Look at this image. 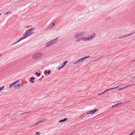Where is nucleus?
Returning a JSON list of instances; mask_svg holds the SVG:
<instances>
[{
	"instance_id": "7c9ffc66",
	"label": "nucleus",
	"mask_w": 135,
	"mask_h": 135,
	"mask_svg": "<svg viewBox=\"0 0 135 135\" xmlns=\"http://www.w3.org/2000/svg\"><path fill=\"white\" fill-rule=\"evenodd\" d=\"M115 106H115V105H113V106L112 107V108H113V107H115Z\"/></svg>"
},
{
	"instance_id": "c756f323",
	"label": "nucleus",
	"mask_w": 135,
	"mask_h": 135,
	"mask_svg": "<svg viewBox=\"0 0 135 135\" xmlns=\"http://www.w3.org/2000/svg\"><path fill=\"white\" fill-rule=\"evenodd\" d=\"M38 122H39V123H40H40H41V121H40V120H39V121H38Z\"/></svg>"
},
{
	"instance_id": "1a4fd4ad",
	"label": "nucleus",
	"mask_w": 135,
	"mask_h": 135,
	"mask_svg": "<svg viewBox=\"0 0 135 135\" xmlns=\"http://www.w3.org/2000/svg\"><path fill=\"white\" fill-rule=\"evenodd\" d=\"M19 81V80H18L15 81L14 83H13L12 84H10L9 86V88L10 89L12 88L13 87V85H14L15 84L17 83Z\"/></svg>"
},
{
	"instance_id": "f257e3e1",
	"label": "nucleus",
	"mask_w": 135,
	"mask_h": 135,
	"mask_svg": "<svg viewBox=\"0 0 135 135\" xmlns=\"http://www.w3.org/2000/svg\"><path fill=\"white\" fill-rule=\"evenodd\" d=\"M35 29V28H33L27 30L23 34V36L20 38V40L18 41V42L32 35L34 33L33 31Z\"/></svg>"
},
{
	"instance_id": "7ed1b4c3",
	"label": "nucleus",
	"mask_w": 135,
	"mask_h": 135,
	"mask_svg": "<svg viewBox=\"0 0 135 135\" xmlns=\"http://www.w3.org/2000/svg\"><path fill=\"white\" fill-rule=\"evenodd\" d=\"M43 56L42 53L41 52L36 53L32 56V58L35 60H37L41 59Z\"/></svg>"
},
{
	"instance_id": "f3484780",
	"label": "nucleus",
	"mask_w": 135,
	"mask_h": 135,
	"mask_svg": "<svg viewBox=\"0 0 135 135\" xmlns=\"http://www.w3.org/2000/svg\"><path fill=\"white\" fill-rule=\"evenodd\" d=\"M35 79V78L33 77L31 78V82L32 83H33L34 82V81H33L32 80V79Z\"/></svg>"
},
{
	"instance_id": "5701e85b",
	"label": "nucleus",
	"mask_w": 135,
	"mask_h": 135,
	"mask_svg": "<svg viewBox=\"0 0 135 135\" xmlns=\"http://www.w3.org/2000/svg\"><path fill=\"white\" fill-rule=\"evenodd\" d=\"M55 25V24L54 23H53V24L51 25V28L54 27V26Z\"/></svg>"
},
{
	"instance_id": "9d476101",
	"label": "nucleus",
	"mask_w": 135,
	"mask_h": 135,
	"mask_svg": "<svg viewBox=\"0 0 135 135\" xmlns=\"http://www.w3.org/2000/svg\"><path fill=\"white\" fill-rule=\"evenodd\" d=\"M132 34H133L132 33H129L125 35H124L123 36H124V38H125L129 36H131Z\"/></svg>"
},
{
	"instance_id": "2f4dec72",
	"label": "nucleus",
	"mask_w": 135,
	"mask_h": 135,
	"mask_svg": "<svg viewBox=\"0 0 135 135\" xmlns=\"http://www.w3.org/2000/svg\"><path fill=\"white\" fill-rule=\"evenodd\" d=\"M60 69H61V68H60V67H59V68H58V70H60Z\"/></svg>"
},
{
	"instance_id": "423d86ee",
	"label": "nucleus",
	"mask_w": 135,
	"mask_h": 135,
	"mask_svg": "<svg viewBox=\"0 0 135 135\" xmlns=\"http://www.w3.org/2000/svg\"><path fill=\"white\" fill-rule=\"evenodd\" d=\"M58 37L52 40L47 42L45 45L46 47H47L48 46H50L53 44H54L57 41V40Z\"/></svg>"
},
{
	"instance_id": "b1692460",
	"label": "nucleus",
	"mask_w": 135,
	"mask_h": 135,
	"mask_svg": "<svg viewBox=\"0 0 135 135\" xmlns=\"http://www.w3.org/2000/svg\"><path fill=\"white\" fill-rule=\"evenodd\" d=\"M51 73V71L50 70H48V74H49Z\"/></svg>"
},
{
	"instance_id": "9b49d317",
	"label": "nucleus",
	"mask_w": 135,
	"mask_h": 135,
	"mask_svg": "<svg viewBox=\"0 0 135 135\" xmlns=\"http://www.w3.org/2000/svg\"><path fill=\"white\" fill-rule=\"evenodd\" d=\"M118 87V86L117 87H115V88H111V89H108L107 90L105 91H104V92H103V93H100L99 94H98V95H101L103 94L105 92L107 91H108L109 90H111V89H115V88H117Z\"/></svg>"
},
{
	"instance_id": "c85d7f7f",
	"label": "nucleus",
	"mask_w": 135,
	"mask_h": 135,
	"mask_svg": "<svg viewBox=\"0 0 135 135\" xmlns=\"http://www.w3.org/2000/svg\"><path fill=\"white\" fill-rule=\"evenodd\" d=\"M133 132L134 133H135V129L133 130Z\"/></svg>"
},
{
	"instance_id": "aec40b11",
	"label": "nucleus",
	"mask_w": 135,
	"mask_h": 135,
	"mask_svg": "<svg viewBox=\"0 0 135 135\" xmlns=\"http://www.w3.org/2000/svg\"><path fill=\"white\" fill-rule=\"evenodd\" d=\"M39 124L40 123H39V122L38 121L36 123H35V125L34 126H33V127L34 126H35L37 125H38V124Z\"/></svg>"
},
{
	"instance_id": "f03ea898",
	"label": "nucleus",
	"mask_w": 135,
	"mask_h": 135,
	"mask_svg": "<svg viewBox=\"0 0 135 135\" xmlns=\"http://www.w3.org/2000/svg\"><path fill=\"white\" fill-rule=\"evenodd\" d=\"M85 35V33L83 31L76 33L74 35V37L76 41L80 42L81 40V37L84 36Z\"/></svg>"
},
{
	"instance_id": "2eb2a0df",
	"label": "nucleus",
	"mask_w": 135,
	"mask_h": 135,
	"mask_svg": "<svg viewBox=\"0 0 135 135\" xmlns=\"http://www.w3.org/2000/svg\"><path fill=\"white\" fill-rule=\"evenodd\" d=\"M40 120L41 121V123H42L45 122L46 120L45 119H43L41 120Z\"/></svg>"
},
{
	"instance_id": "f8f14e48",
	"label": "nucleus",
	"mask_w": 135,
	"mask_h": 135,
	"mask_svg": "<svg viewBox=\"0 0 135 135\" xmlns=\"http://www.w3.org/2000/svg\"><path fill=\"white\" fill-rule=\"evenodd\" d=\"M131 85H128V86H125L124 87H123V88H118V90L119 91L121 90H122L123 89H125V88L128 87L129 86H131Z\"/></svg>"
},
{
	"instance_id": "4be33fe9",
	"label": "nucleus",
	"mask_w": 135,
	"mask_h": 135,
	"mask_svg": "<svg viewBox=\"0 0 135 135\" xmlns=\"http://www.w3.org/2000/svg\"><path fill=\"white\" fill-rule=\"evenodd\" d=\"M11 13V12H10V11H8L5 13H4V14L5 15H6L7 14H10Z\"/></svg>"
},
{
	"instance_id": "bb28decb",
	"label": "nucleus",
	"mask_w": 135,
	"mask_h": 135,
	"mask_svg": "<svg viewBox=\"0 0 135 135\" xmlns=\"http://www.w3.org/2000/svg\"><path fill=\"white\" fill-rule=\"evenodd\" d=\"M120 104V103H117L115 105L117 106V105H118L119 104Z\"/></svg>"
},
{
	"instance_id": "393cba45",
	"label": "nucleus",
	"mask_w": 135,
	"mask_h": 135,
	"mask_svg": "<svg viewBox=\"0 0 135 135\" xmlns=\"http://www.w3.org/2000/svg\"><path fill=\"white\" fill-rule=\"evenodd\" d=\"M84 115V114H82V115H80V116H79V117L80 118L81 117H82Z\"/></svg>"
},
{
	"instance_id": "473e14b6",
	"label": "nucleus",
	"mask_w": 135,
	"mask_h": 135,
	"mask_svg": "<svg viewBox=\"0 0 135 135\" xmlns=\"http://www.w3.org/2000/svg\"><path fill=\"white\" fill-rule=\"evenodd\" d=\"M1 15V13H0V16Z\"/></svg>"
},
{
	"instance_id": "412c9836",
	"label": "nucleus",
	"mask_w": 135,
	"mask_h": 135,
	"mask_svg": "<svg viewBox=\"0 0 135 135\" xmlns=\"http://www.w3.org/2000/svg\"><path fill=\"white\" fill-rule=\"evenodd\" d=\"M40 133V132H37L36 133V135H39Z\"/></svg>"
},
{
	"instance_id": "72a5a7b5",
	"label": "nucleus",
	"mask_w": 135,
	"mask_h": 135,
	"mask_svg": "<svg viewBox=\"0 0 135 135\" xmlns=\"http://www.w3.org/2000/svg\"><path fill=\"white\" fill-rule=\"evenodd\" d=\"M1 56V55H0V56Z\"/></svg>"
},
{
	"instance_id": "39448f33",
	"label": "nucleus",
	"mask_w": 135,
	"mask_h": 135,
	"mask_svg": "<svg viewBox=\"0 0 135 135\" xmlns=\"http://www.w3.org/2000/svg\"><path fill=\"white\" fill-rule=\"evenodd\" d=\"M90 56H85L83 57L82 58L80 59H79L77 60H76V61H75L74 63V65L76 64H79L80 62H83L84 60L85 59L89 58L90 57Z\"/></svg>"
},
{
	"instance_id": "0eeeda50",
	"label": "nucleus",
	"mask_w": 135,
	"mask_h": 135,
	"mask_svg": "<svg viewBox=\"0 0 135 135\" xmlns=\"http://www.w3.org/2000/svg\"><path fill=\"white\" fill-rule=\"evenodd\" d=\"M98 110L97 109H95L94 110H91L86 112V113L87 115H88L89 114H93L95 112H96Z\"/></svg>"
},
{
	"instance_id": "f704fd0d",
	"label": "nucleus",
	"mask_w": 135,
	"mask_h": 135,
	"mask_svg": "<svg viewBox=\"0 0 135 135\" xmlns=\"http://www.w3.org/2000/svg\"><path fill=\"white\" fill-rule=\"evenodd\" d=\"M1 56V55H0V56Z\"/></svg>"
},
{
	"instance_id": "a878e982",
	"label": "nucleus",
	"mask_w": 135,
	"mask_h": 135,
	"mask_svg": "<svg viewBox=\"0 0 135 135\" xmlns=\"http://www.w3.org/2000/svg\"><path fill=\"white\" fill-rule=\"evenodd\" d=\"M64 67V66H63V65H62L61 66V67H60V68H63Z\"/></svg>"
},
{
	"instance_id": "dca6fc26",
	"label": "nucleus",
	"mask_w": 135,
	"mask_h": 135,
	"mask_svg": "<svg viewBox=\"0 0 135 135\" xmlns=\"http://www.w3.org/2000/svg\"><path fill=\"white\" fill-rule=\"evenodd\" d=\"M68 62V61H65L62 64L63 66H65L66 65V64L67 63V62Z\"/></svg>"
},
{
	"instance_id": "4468645a",
	"label": "nucleus",
	"mask_w": 135,
	"mask_h": 135,
	"mask_svg": "<svg viewBox=\"0 0 135 135\" xmlns=\"http://www.w3.org/2000/svg\"><path fill=\"white\" fill-rule=\"evenodd\" d=\"M4 88V86L0 88V92H1Z\"/></svg>"
},
{
	"instance_id": "ddd939ff",
	"label": "nucleus",
	"mask_w": 135,
	"mask_h": 135,
	"mask_svg": "<svg viewBox=\"0 0 135 135\" xmlns=\"http://www.w3.org/2000/svg\"><path fill=\"white\" fill-rule=\"evenodd\" d=\"M67 118H64L63 119H61L59 121V122H65L67 119Z\"/></svg>"
},
{
	"instance_id": "cd10ccee",
	"label": "nucleus",
	"mask_w": 135,
	"mask_h": 135,
	"mask_svg": "<svg viewBox=\"0 0 135 135\" xmlns=\"http://www.w3.org/2000/svg\"><path fill=\"white\" fill-rule=\"evenodd\" d=\"M47 73V71L46 70L45 71V74H46Z\"/></svg>"
},
{
	"instance_id": "20e7f679",
	"label": "nucleus",
	"mask_w": 135,
	"mask_h": 135,
	"mask_svg": "<svg viewBox=\"0 0 135 135\" xmlns=\"http://www.w3.org/2000/svg\"><path fill=\"white\" fill-rule=\"evenodd\" d=\"M95 34L94 33L91 35L87 37H84V36L81 37V40L84 41H90L94 38L95 37Z\"/></svg>"
},
{
	"instance_id": "a211bd4d",
	"label": "nucleus",
	"mask_w": 135,
	"mask_h": 135,
	"mask_svg": "<svg viewBox=\"0 0 135 135\" xmlns=\"http://www.w3.org/2000/svg\"><path fill=\"white\" fill-rule=\"evenodd\" d=\"M35 74L37 75V76H40L41 75V74L40 73H38V72H36L35 73Z\"/></svg>"
},
{
	"instance_id": "6e6552de",
	"label": "nucleus",
	"mask_w": 135,
	"mask_h": 135,
	"mask_svg": "<svg viewBox=\"0 0 135 135\" xmlns=\"http://www.w3.org/2000/svg\"><path fill=\"white\" fill-rule=\"evenodd\" d=\"M23 85V84L18 83L16 85L15 84L14 87L15 89H18L19 88L22 87Z\"/></svg>"
},
{
	"instance_id": "6ab92c4d",
	"label": "nucleus",
	"mask_w": 135,
	"mask_h": 135,
	"mask_svg": "<svg viewBox=\"0 0 135 135\" xmlns=\"http://www.w3.org/2000/svg\"><path fill=\"white\" fill-rule=\"evenodd\" d=\"M119 39H122V38H124L123 35L119 37Z\"/></svg>"
}]
</instances>
